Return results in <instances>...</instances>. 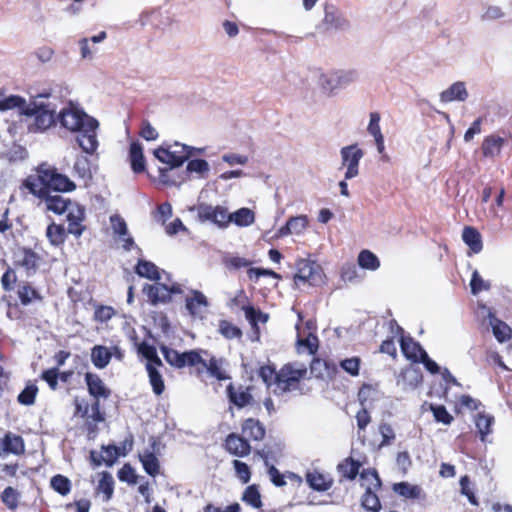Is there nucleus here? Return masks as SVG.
Segmentation results:
<instances>
[{
	"mask_svg": "<svg viewBox=\"0 0 512 512\" xmlns=\"http://www.w3.org/2000/svg\"><path fill=\"white\" fill-rule=\"evenodd\" d=\"M20 189L27 190L35 197H46L47 193H51V191H74L76 184L66 175L59 173L54 166L42 162L35 167L33 174L21 182Z\"/></svg>",
	"mask_w": 512,
	"mask_h": 512,
	"instance_id": "nucleus-1",
	"label": "nucleus"
},
{
	"mask_svg": "<svg viewBox=\"0 0 512 512\" xmlns=\"http://www.w3.org/2000/svg\"><path fill=\"white\" fill-rule=\"evenodd\" d=\"M84 380L88 393L93 398L90 405L92 413L85 424V431L89 439H94L99 431L98 423L105 421V413L101 411L100 399H108L111 396V390L96 373L86 372Z\"/></svg>",
	"mask_w": 512,
	"mask_h": 512,
	"instance_id": "nucleus-2",
	"label": "nucleus"
},
{
	"mask_svg": "<svg viewBox=\"0 0 512 512\" xmlns=\"http://www.w3.org/2000/svg\"><path fill=\"white\" fill-rule=\"evenodd\" d=\"M18 108L26 116H34L36 131H44L55 123V114L44 106L27 105L24 98L11 95L0 99V111Z\"/></svg>",
	"mask_w": 512,
	"mask_h": 512,
	"instance_id": "nucleus-3",
	"label": "nucleus"
},
{
	"mask_svg": "<svg viewBox=\"0 0 512 512\" xmlns=\"http://www.w3.org/2000/svg\"><path fill=\"white\" fill-rule=\"evenodd\" d=\"M308 369L303 363L288 362L277 371L274 380L280 394L301 389V382L307 378Z\"/></svg>",
	"mask_w": 512,
	"mask_h": 512,
	"instance_id": "nucleus-4",
	"label": "nucleus"
},
{
	"mask_svg": "<svg viewBox=\"0 0 512 512\" xmlns=\"http://www.w3.org/2000/svg\"><path fill=\"white\" fill-rule=\"evenodd\" d=\"M160 351L165 361L175 369L198 366L199 362L202 361L201 353L207 354V351L201 349H193L181 353L166 345H161Z\"/></svg>",
	"mask_w": 512,
	"mask_h": 512,
	"instance_id": "nucleus-5",
	"label": "nucleus"
},
{
	"mask_svg": "<svg viewBox=\"0 0 512 512\" xmlns=\"http://www.w3.org/2000/svg\"><path fill=\"white\" fill-rule=\"evenodd\" d=\"M95 118L87 115L83 110L72 103L63 108L59 113V121L62 127L71 132H80L85 127L92 128Z\"/></svg>",
	"mask_w": 512,
	"mask_h": 512,
	"instance_id": "nucleus-6",
	"label": "nucleus"
},
{
	"mask_svg": "<svg viewBox=\"0 0 512 512\" xmlns=\"http://www.w3.org/2000/svg\"><path fill=\"white\" fill-rule=\"evenodd\" d=\"M293 280L296 285L308 283L311 286H315L322 281V269L314 261L298 259Z\"/></svg>",
	"mask_w": 512,
	"mask_h": 512,
	"instance_id": "nucleus-7",
	"label": "nucleus"
},
{
	"mask_svg": "<svg viewBox=\"0 0 512 512\" xmlns=\"http://www.w3.org/2000/svg\"><path fill=\"white\" fill-rule=\"evenodd\" d=\"M197 215L200 221H209L217 225L219 228H226L231 223V213L224 206L217 205L215 207L208 204H199L197 206Z\"/></svg>",
	"mask_w": 512,
	"mask_h": 512,
	"instance_id": "nucleus-8",
	"label": "nucleus"
},
{
	"mask_svg": "<svg viewBox=\"0 0 512 512\" xmlns=\"http://www.w3.org/2000/svg\"><path fill=\"white\" fill-rule=\"evenodd\" d=\"M254 386L229 383L226 386V396L230 405L237 409L251 406L254 403L253 397Z\"/></svg>",
	"mask_w": 512,
	"mask_h": 512,
	"instance_id": "nucleus-9",
	"label": "nucleus"
},
{
	"mask_svg": "<svg viewBox=\"0 0 512 512\" xmlns=\"http://www.w3.org/2000/svg\"><path fill=\"white\" fill-rule=\"evenodd\" d=\"M180 150L171 151L170 148L159 147L154 150V156L162 163L170 165L171 168H177L183 165L191 155V148L186 145H179Z\"/></svg>",
	"mask_w": 512,
	"mask_h": 512,
	"instance_id": "nucleus-10",
	"label": "nucleus"
},
{
	"mask_svg": "<svg viewBox=\"0 0 512 512\" xmlns=\"http://www.w3.org/2000/svg\"><path fill=\"white\" fill-rule=\"evenodd\" d=\"M367 462V456L362 455L358 459H354L352 456L344 458L337 464V472L340 476V482L354 481L357 476H360V469Z\"/></svg>",
	"mask_w": 512,
	"mask_h": 512,
	"instance_id": "nucleus-11",
	"label": "nucleus"
},
{
	"mask_svg": "<svg viewBox=\"0 0 512 512\" xmlns=\"http://www.w3.org/2000/svg\"><path fill=\"white\" fill-rule=\"evenodd\" d=\"M363 151L357 144L345 146L341 149L342 165L347 166L345 179L356 177L359 173V162L363 157Z\"/></svg>",
	"mask_w": 512,
	"mask_h": 512,
	"instance_id": "nucleus-12",
	"label": "nucleus"
},
{
	"mask_svg": "<svg viewBox=\"0 0 512 512\" xmlns=\"http://www.w3.org/2000/svg\"><path fill=\"white\" fill-rule=\"evenodd\" d=\"M224 360L211 356L209 360L202 358L198 366H195V372L197 377H201L204 372H207L211 377L218 381L230 379L229 374L222 368Z\"/></svg>",
	"mask_w": 512,
	"mask_h": 512,
	"instance_id": "nucleus-13",
	"label": "nucleus"
},
{
	"mask_svg": "<svg viewBox=\"0 0 512 512\" xmlns=\"http://www.w3.org/2000/svg\"><path fill=\"white\" fill-rule=\"evenodd\" d=\"M41 257L31 248L22 247L15 253L14 265L25 270L28 276L34 275L38 268Z\"/></svg>",
	"mask_w": 512,
	"mask_h": 512,
	"instance_id": "nucleus-14",
	"label": "nucleus"
},
{
	"mask_svg": "<svg viewBox=\"0 0 512 512\" xmlns=\"http://www.w3.org/2000/svg\"><path fill=\"white\" fill-rule=\"evenodd\" d=\"M310 373L320 380H333L338 373V366L333 360L314 357L310 363Z\"/></svg>",
	"mask_w": 512,
	"mask_h": 512,
	"instance_id": "nucleus-15",
	"label": "nucleus"
},
{
	"mask_svg": "<svg viewBox=\"0 0 512 512\" xmlns=\"http://www.w3.org/2000/svg\"><path fill=\"white\" fill-rule=\"evenodd\" d=\"M223 447L228 453L237 457H246L252 450L248 439L235 432H231L226 436Z\"/></svg>",
	"mask_w": 512,
	"mask_h": 512,
	"instance_id": "nucleus-16",
	"label": "nucleus"
},
{
	"mask_svg": "<svg viewBox=\"0 0 512 512\" xmlns=\"http://www.w3.org/2000/svg\"><path fill=\"white\" fill-rule=\"evenodd\" d=\"M67 212V232L75 238L81 237L86 229V226L83 224L85 220V208L78 203H74Z\"/></svg>",
	"mask_w": 512,
	"mask_h": 512,
	"instance_id": "nucleus-17",
	"label": "nucleus"
},
{
	"mask_svg": "<svg viewBox=\"0 0 512 512\" xmlns=\"http://www.w3.org/2000/svg\"><path fill=\"white\" fill-rule=\"evenodd\" d=\"M207 297L199 290L192 289L185 298V307L193 318H203L204 311L208 308Z\"/></svg>",
	"mask_w": 512,
	"mask_h": 512,
	"instance_id": "nucleus-18",
	"label": "nucleus"
},
{
	"mask_svg": "<svg viewBox=\"0 0 512 512\" xmlns=\"http://www.w3.org/2000/svg\"><path fill=\"white\" fill-rule=\"evenodd\" d=\"M383 398V392L379 384L363 383L357 393V399L361 407L372 409Z\"/></svg>",
	"mask_w": 512,
	"mask_h": 512,
	"instance_id": "nucleus-19",
	"label": "nucleus"
},
{
	"mask_svg": "<svg viewBox=\"0 0 512 512\" xmlns=\"http://www.w3.org/2000/svg\"><path fill=\"white\" fill-rule=\"evenodd\" d=\"M349 26L348 20L338 11L334 5H325L324 17L322 19L321 28L324 31L340 30Z\"/></svg>",
	"mask_w": 512,
	"mask_h": 512,
	"instance_id": "nucleus-20",
	"label": "nucleus"
},
{
	"mask_svg": "<svg viewBox=\"0 0 512 512\" xmlns=\"http://www.w3.org/2000/svg\"><path fill=\"white\" fill-rule=\"evenodd\" d=\"M25 452V442L20 435L7 432L0 440V456L6 454L22 455Z\"/></svg>",
	"mask_w": 512,
	"mask_h": 512,
	"instance_id": "nucleus-21",
	"label": "nucleus"
},
{
	"mask_svg": "<svg viewBox=\"0 0 512 512\" xmlns=\"http://www.w3.org/2000/svg\"><path fill=\"white\" fill-rule=\"evenodd\" d=\"M242 435L248 441H262L266 435V429L262 422L255 418H246L241 423Z\"/></svg>",
	"mask_w": 512,
	"mask_h": 512,
	"instance_id": "nucleus-22",
	"label": "nucleus"
},
{
	"mask_svg": "<svg viewBox=\"0 0 512 512\" xmlns=\"http://www.w3.org/2000/svg\"><path fill=\"white\" fill-rule=\"evenodd\" d=\"M98 121L95 120L93 127H85L82 131L78 132L77 142L81 149L87 154H93L98 147V141L96 136V129L98 128Z\"/></svg>",
	"mask_w": 512,
	"mask_h": 512,
	"instance_id": "nucleus-23",
	"label": "nucleus"
},
{
	"mask_svg": "<svg viewBox=\"0 0 512 512\" xmlns=\"http://www.w3.org/2000/svg\"><path fill=\"white\" fill-rule=\"evenodd\" d=\"M400 348L403 355L410 361L418 363L425 351L419 342L415 341L410 335H402L400 338Z\"/></svg>",
	"mask_w": 512,
	"mask_h": 512,
	"instance_id": "nucleus-24",
	"label": "nucleus"
},
{
	"mask_svg": "<svg viewBox=\"0 0 512 512\" xmlns=\"http://www.w3.org/2000/svg\"><path fill=\"white\" fill-rule=\"evenodd\" d=\"M305 478L309 487L318 492L329 490L334 483L333 478L329 474L322 473L318 470L308 471Z\"/></svg>",
	"mask_w": 512,
	"mask_h": 512,
	"instance_id": "nucleus-25",
	"label": "nucleus"
},
{
	"mask_svg": "<svg viewBox=\"0 0 512 512\" xmlns=\"http://www.w3.org/2000/svg\"><path fill=\"white\" fill-rule=\"evenodd\" d=\"M504 144L505 139L497 134L485 136L481 144L482 155L493 159L500 155Z\"/></svg>",
	"mask_w": 512,
	"mask_h": 512,
	"instance_id": "nucleus-26",
	"label": "nucleus"
},
{
	"mask_svg": "<svg viewBox=\"0 0 512 512\" xmlns=\"http://www.w3.org/2000/svg\"><path fill=\"white\" fill-rule=\"evenodd\" d=\"M129 162L131 169L136 174H141L146 170V160L143 153V147L138 141L130 143Z\"/></svg>",
	"mask_w": 512,
	"mask_h": 512,
	"instance_id": "nucleus-27",
	"label": "nucleus"
},
{
	"mask_svg": "<svg viewBox=\"0 0 512 512\" xmlns=\"http://www.w3.org/2000/svg\"><path fill=\"white\" fill-rule=\"evenodd\" d=\"M143 291L152 305L171 302V297H168V293L166 292V284H146Z\"/></svg>",
	"mask_w": 512,
	"mask_h": 512,
	"instance_id": "nucleus-28",
	"label": "nucleus"
},
{
	"mask_svg": "<svg viewBox=\"0 0 512 512\" xmlns=\"http://www.w3.org/2000/svg\"><path fill=\"white\" fill-rule=\"evenodd\" d=\"M38 198L45 201L47 210L57 215L65 213L74 204L70 199H66L61 195H51L50 193H47L46 197Z\"/></svg>",
	"mask_w": 512,
	"mask_h": 512,
	"instance_id": "nucleus-29",
	"label": "nucleus"
},
{
	"mask_svg": "<svg viewBox=\"0 0 512 512\" xmlns=\"http://www.w3.org/2000/svg\"><path fill=\"white\" fill-rule=\"evenodd\" d=\"M45 234L51 246L61 247L64 245L69 233L64 225L52 222L47 226Z\"/></svg>",
	"mask_w": 512,
	"mask_h": 512,
	"instance_id": "nucleus-30",
	"label": "nucleus"
},
{
	"mask_svg": "<svg viewBox=\"0 0 512 512\" xmlns=\"http://www.w3.org/2000/svg\"><path fill=\"white\" fill-rule=\"evenodd\" d=\"M468 97L465 84L463 82H455L448 89L440 94V100L444 103L452 101H465Z\"/></svg>",
	"mask_w": 512,
	"mask_h": 512,
	"instance_id": "nucleus-31",
	"label": "nucleus"
},
{
	"mask_svg": "<svg viewBox=\"0 0 512 512\" xmlns=\"http://www.w3.org/2000/svg\"><path fill=\"white\" fill-rule=\"evenodd\" d=\"M138 352L147 360L145 364V370L148 371V366L151 365L154 369L163 367V362L157 354L156 347L142 342L138 346Z\"/></svg>",
	"mask_w": 512,
	"mask_h": 512,
	"instance_id": "nucleus-32",
	"label": "nucleus"
},
{
	"mask_svg": "<svg viewBox=\"0 0 512 512\" xmlns=\"http://www.w3.org/2000/svg\"><path fill=\"white\" fill-rule=\"evenodd\" d=\"M462 239L470 250L477 254L483 248L482 238L479 231L472 226H465L462 232Z\"/></svg>",
	"mask_w": 512,
	"mask_h": 512,
	"instance_id": "nucleus-33",
	"label": "nucleus"
},
{
	"mask_svg": "<svg viewBox=\"0 0 512 512\" xmlns=\"http://www.w3.org/2000/svg\"><path fill=\"white\" fill-rule=\"evenodd\" d=\"M113 356L112 351L104 345H95L91 349V361L98 369H104Z\"/></svg>",
	"mask_w": 512,
	"mask_h": 512,
	"instance_id": "nucleus-34",
	"label": "nucleus"
},
{
	"mask_svg": "<svg viewBox=\"0 0 512 512\" xmlns=\"http://www.w3.org/2000/svg\"><path fill=\"white\" fill-rule=\"evenodd\" d=\"M17 294L23 306H27L33 301H43V296L29 282H24L23 284L19 285Z\"/></svg>",
	"mask_w": 512,
	"mask_h": 512,
	"instance_id": "nucleus-35",
	"label": "nucleus"
},
{
	"mask_svg": "<svg viewBox=\"0 0 512 512\" xmlns=\"http://www.w3.org/2000/svg\"><path fill=\"white\" fill-rule=\"evenodd\" d=\"M135 272L138 276L149 280L159 281L161 279L159 268L148 260H138L135 266Z\"/></svg>",
	"mask_w": 512,
	"mask_h": 512,
	"instance_id": "nucleus-36",
	"label": "nucleus"
},
{
	"mask_svg": "<svg viewBox=\"0 0 512 512\" xmlns=\"http://www.w3.org/2000/svg\"><path fill=\"white\" fill-rule=\"evenodd\" d=\"M490 324L494 337L499 343H504L512 338V329L504 321L495 316L490 317Z\"/></svg>",
	"mask_w": 512,
	"mask_h": 512,
	"instance_id": "nucleus-37",
	"label": "nucleus"
},
{
	"mask_svg": "<svg viewBox=\"0 0 512 512\" xmlns=\"http://www.w3.org/2000/svg\"><path fill=\"white\" fill-rule=\"evenodd\" d=\"M360 481L361 486L364 487L365 490H380L382 486V481L375 468L362 469L360 472Z\"/></svg>",
	"mask_w": 512,
	"mask_h": 512,
	"instance_id": "nucleus-38",
	"label": "nucleus"
},
{
	"mask_svg": "<svg viewBox=\"0 0 512 512\" xmlns=\"http://www.w3.org/2000/svg\"><path fill=\"white\" fill-rule=\"evenodd\" d=\"M379 123L380 114L378 112H371L367 130L374 137L378 151L382 153L384 150V137Z\"/></svg>",
	"mask_w": 512,
	"mask_h": 512,
	"instance_id": "nucleus-39",
	"label": "nucleus"
},
{
	"mask_svg": "<svg viewBox=\"0 0 512 512\" xmlns=\"http://www.w3.org/2000/svg\"><path fill=\"white\" fill-rule=\"evenodd\" d=\"M139 460L148 475L156 477L159 474L160 462L154 452L146 450L143 454L139 455Z\"/></svg>",
	"mask_w": 512,
	"mask_h": 512,
	"instance_id": "nucleus-40",
	"label": "nucleus"
},
{
	"mask_svg": "<svg viewBox=\"0 0 512 512\" xmlns=\"http://www.w3.org/2000/svg\"><path fill=\"white\" fill-rule=\"evenodd\" d=\"M114 485L115 482L112 475L107 471H103L100 474V479L96 487V492L102 493L103 500L107 502L113 497Z\"/></svg>",
	"mask_w": 512,
	"mask_h": 512,
	"instance_id": "nucleus-41",
	"label": "nucleus"
},
{
	"mask_svg": "<svg viewBox=\"0 0 512 512\" xmlns=\"http://www.w3.org/2000/svg\"><path fill=\"white\" fill-rule=\"evenodd\" d=\"M242 310L252 329L257 333L259 332L258 322L266 323L268 321V314L263 313L260 309H256L251 305L243 306Z\"/></svg>",
	"mask_w": 512,
	"mask_h": 512,
	"instance_id": "nucleus-42",
	"label": "nucleus"
},
{
	"mask_svg": "<svg viewBox=\"0 0 512 512\" xmlns=\"http://www.w3.org/2000/svg\"><path fill=\"white\" fill-rule=\"evenodd\" d=\"M241 500L255 509H262L263 507L261 494L256 484L249 485L245 488Z\"/></svg>",
	"mask_w": 512,
	"mask_h": 512,
	"instance_id": "nucleus-43",
	"label": "nucleus"
},
{
	"mask_svg": "<svg viewBox=\"0 0 512 512\" xmlns=\"http://www.w3.org/2000/svg\"><path fill=\"white\" fill-rule=\"evenodd\" d=\"M231 223L239 227H247L255 222L254 212L246 207L240 208L234 213H231Z\"/></svg>",
	"mask_w": 512,
	"mask_h": 512,
	"instance_id": "nucleus-44",
	"label": "nucleus"
},
{
	"mask_svg": "<svg viewBox=\"0 0 512 512\" xmlns=\"http://www.w3.org/2000/svg\"><path fill=\"white\" fill-rule=\"evenodd\" d=\"M147 375L153 393L156 396L162 395L165 391L166 386L161 372L158 369H154L151 365H149Z\"/></svg>",
	"mask_w": 512,
	"mask_h": 512,
	"instance_id": "nucleus-45",
	"label": "nucleus"
},
{
	"mask_svg": "<svg viewBox=\"0 0 512 512\" xmlns=\"http://www.w3.org/2000/svg\"><path fill=\"white\" fill-rule=\"evenodd\" d=\"M393 491L407 499H416L421 496V488L408 482H399L393 484Z\"/></svg>",
	"mask_w": 512,
	"mask_h": 512,
	"instance_id": "nucleus-46",
	"label": "nucleus"
},
{
	"mask_svg": "<svg viewBox=\"0 0 512 512\" xmlns=\"http://www.w3.org/2000/svg\"><path fill=\"white\" fill-rule=\"evenodd\" d=\"M50 487L59 495L67 496L71 492L72 482L68 477L56 474L50 479Z\"/></svg>",
	"mask_w": 512,
	"mask_h": 512,
	"instance_id": "nucleus-47",
	"label": "nucleus"
},
{
	"mask_svg": "<svg viewBox=\"0 0 512 512\" xmlns=\"http://www.w3.org/2000/svg\"><path fill=\"white\" fill-rule=\"evenodd\" d=\"M218 332L227 340L241 339L243 336V332L238 326L225 319L219 320Z\"/></svg>",
	"mask_w": 512,
	"mask_h": 512,
	"instance_id": "nucleus-48",
	"label": "nucleus"
},
{
	"mask_svg": "<svg viewBox=\"0 0 512 512\" xmlns=\"http://www.w3.org/2000/svg\"><path fill=\"white\" fill-rule=\"evenodd\" d=\"M106 456L102 458L95 457V452H91V458L96 466H100L102 462H105L107 466H112L119 456V449L115 445H108L102 447Z\"/></svg>",
	"mask_w": 512,
	"mask_h": 512,
	"instance_id": "nucleus-49",
	"label": "nucleus"
},
{
	"mask_svg": "<svg viewBox=\"0 0 512 512\" xmlns=\"http://www.w3.org/2000/svg\"><path fill=\"white\" fill-rule=\"evenodd\" d=\"M378 490H365L361 497L363 508L370 512H379L382 508L380 499L376 494Z\"/></svg>",
	"mask_w": 512,
	"mask_h": 512,
	"instance_id": "nucleus-50",
	"label": "nucleus"
},
{
	"mask_svg": "<svg viewBox=\"0 0 512 512\" xmlns=\"http://www.w3.org/2000/svg\"><path fill=\"white\" fill-rule=\"evenodd\" d=\"M358 264L363 269L375 271L379 268L380 261L370 250H362L358 255Z\"/></svg>",
	"mask_w": 512,
	"mask_h": 512,
	"instance_id": "nucleus-51",
	"label": "nucleus"
},
{
	"mask_svg": "<svg viewBox=\"0 0 512 512\" xmlns=\"http://www.w3.org/2000/svg\"><path fill=\"white\" fill-rule=\"evenodd\" d=\"M116 314H117V311L112 306L103 305V304H99V303L94 304L93 320L95 322H98V323L108 322Z\"/></svg>",
	"mask_w": 512,
	"mask_h": 512,
	"instance_id": "nucleus-52",
	"label": "nucleus"
},
{
	"mask_svg": "<svg viewBox=\"0 0 512 512\" xmlns=\"http://www.w3.org/2000/svg\"><path fill=\"white\" fill-rule=\"evenodd\" d=\"M493 421L494 418L490 415H487L483 412L477 414L475 424L480 434V439L482 441H484L486 436L491 432V426L493 424Z\"/></svg>",
	"mask_w": 512,
	"mask_h": 512,
	"instance_id": "nucleus-53",
	"label": "nucleus"
},
{
	"mask_svg": "<svg viewBox=\"0 0 512 512\" xmlns=\"http://www.w3.org/2000/svg\"><path fill=\"white\" fill-rule=\"evenodd\" d=\"M20 497V493L11 486L6 487L0 495L1 501L10 510H15L18 507Z\"/></svg>",
	"mask_w": 512,
	"mask_h": 512,
	"instance_id": "nucleus-54",
	"label": "nucleus"
},
{
	"mask_svg": "<svg viewBox=\"0 0 512 512\" xmlns=\"http://www.w3.org/2000/svg\"><path fill=\"white\" fill-rule=\"evenodd\" d=\"M430 411L433 413V417L436 422L450 425L454 418L447 411L444 405L430 404Z\"/></svg>",
	"mask_w": 512,
	"mask_h": 512,
	"instance_id": "nucleus-55",
	"label": "nucleus"
},
{
	"mask_svg": "<svg viewBox=\"0 0 512 512\" xmlns=\"http://www.w3.org/2000/svg\"><path fill=\"white\" fill-rule=\"evenodd\" d=\"M38 393V387L34 384L27 385L18 395L17 401L26 406L33 405Z\"/></svg>",
	"mask_w": 512,
	"mask_h": 512,
	"instance_id": "nucleus-56",
	"label": "nucleus"
},
{
	"mask_svg": "<svg viewBox=\"0 0 512 512\" xmlns=\"http://www.w3.org/2000/svg\"><path fill=\"white\" fill-rule=\"evenodd\" d=\"M340 367L352 377H356L360 372L361 359L357 356L346 358L340 361Z\"/></svg>",
	"mask_w": 512,
	"mask_h": 512,
	"instance_id": "nucleus-57",
	"label": "nucleus"
},
{
	"mask_svg": "<svg viewBox=\"0 0 512 512\" xmlns=\"http://www.w3.org/2000/svg\"><path fill=\"white\" fill-rule=\"evenodd\" d=\"M296 344L298 347H306L310 355H315L319 348V339L316 335L310 333L307 337H298Z\"/></svg>",
	"mask_w": 512,
	"mask_h": 512,
	"instance_id": "nucleus-58",
	"label": "nucleus"
},
{
	"mask_svg": "<svg viewBox=\"0 0 512 512\" xmlns=\"http://www.w3.org/2000/svg\"><path fill=\"white\" fill-rule=\"evenodd\" d=\"M378 430L382 436V440L379 444L380 448L390 445L395 440L394 430L389 423H386V422L380 423Z\"/></svg>",
	"mask_w": 512,
	"mask_h": 512,
	"instance_id": "nucleus-59",
	"label": "nucleus"
},
{
	"mask_svg": "<svg viewBox=\"0 0 512 512\" xmlns=\"http://www.w3.org/2000/svg\"><path fill=\"white\" fill-rule=\"evenodd\" d=\"M276 375L277 371L273 365H262L258 369V376L262 379L268 388L274 384Z\"/></svg>",
	"mask_w": 512,
	"mask_h": 512,
	"instance_id": "nucleus-60",
	"label": "nucleus"
},
{
	"mask_svg": "<svg viewBox=\"0 0 512 512\" xmlns=\"http://www.w3.org/2000/svg\"><path fill=\"white\" fill-rule=\"evenodd\" d=\"M287 222L292 234H301L308 226V217L306 215L293 216Z\"/></svg>",
	"mask_w": 512,
	"mask_h": 512,
	"instance_id": "nucleus-61",
	"label": "nucleus"
},
{
	"mask_svg": "<svg viewBox=\"0 0 512 512\" xmlns=\"http://www.w3.org/2000/svg\"><path fill=\"white\" fill-rule=\"evenodd\" d=\"M118 478L122 482H126L130 485H134L137 483L138 476L135 473L134 468L130 464H124L121 469H119Z\"/></svg>",
	"mask_w": 512,
	"mask_h": 512,
	"instance_id": "nucleus-62",
	"label": "nucleus"
},
{
	"mask_svg": "<svg viewBox=\"0 0 512 512\" xmlns=\"http://www.w3.org/2000/svg\"><path fill=\"white\" fill-rule=\"evenodd\" d=\"M233 467L235 469L236 476L243 484H246L250 481V467L245 462H242L240 460H234Z\"/></svg>",
	"mask_w": 512,
	"mask_h": 512,
	"instance_id": "nucleus-63",
	"label": "nucleus"
},
{
	"mask_svg": "<svg viewBox=\"0 0 512 512\" xmlns=\"http://www.w3.org/2000/svg\"><path fill=\"white\" fill-rule=\"evenodd\" d=\"M139 135L146 141H155L159 137L157 130L147 119L142 120Z\"/></svg>",
	"mask_w": 512,
	"mask_h": 512,
	"instance_id": "nucleus-64",
	"label": "nucleus"
}]
</instances>
